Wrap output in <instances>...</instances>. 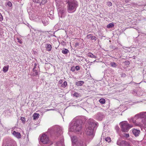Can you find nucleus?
Listing matches in <instances>:
<instances>
[{
  "label": "nucleus",
  "instance_id": "nucleus-6",
  "mask_svg": "<svg viewBox=\"0 0 146 146\" xmlns=\"http://www.w3.org/2000/svg\"><path fill=\"white\" fill-rule=\"evenodd\" d=\"M117 144L119 146H131L129 142L120 139L117 140Z\"/></svg>",
  "mask_w": 146,
  "mask_h": 146
},
{
  "label": "nucleus",
  "instance_id": "nucleus-24",
  "mask_svg": "<svg viewBox=\"0 0 146 146\" xmlns=\"http://www.w3.org/2000/svg\"><path fill=\"white\" fill-rule=\"evenodd\" d=\"M58 12L59 13H61V14H63L64 12V11L63 9H60L58 7Z\"/></svg>",
  "mask_w": 146,
  "mask_h": 146
},
{
  "label": "nucleus",
  "instance_id": "nucleus-39",
  "mask_svg": "<svg viewBox=\"0 0 146 146\" xmlns=\"http://www.w3.org/2000/svg\"><path fill=\"white\" fill-rule=\"evenodd\" d=\"M78 43H77L76 44V46L78 45Z\"/></svg>",
  "mask_w": 146,
  "mask_h": 146
},
{
  "label": "nucleus",
  "instance_id": "nucleus-34",
  "mask_svg": "<svg viewBox=\"0 0 146 146\" xmlns=\"http://www.w3.org/2000/svg\"><path fill=\"white\" fill-rule=\"evenodd\" d=\"M75 68L77 70H78L80 69V67L78 66H76Z\"/></svg>",
  "mask_w": 146,
  "mask_h": 146
},
{
  "label": "nucleus",
  "instance_id": "nucleus-29",
  "mask_svg": "<svg viewBox=\"0 0 146 146\" xmlns=\"http://www.w3.org/2000/svg\"><path fill=\"white\" fill-rule=\"evenodd\" d=\"M92 35L91 34H89L87 35V38L88 39H90L91 38V39L92 38Z\"/></svg>",
  "mask_w": 146,
  "mask_h": 146
},
{
  "label": "nucleus",
  "instance_id": "nucleus-22",
  "mask_svg": "<svg viewBox=\"0 0 146 146\" xmlns=\"http://www.w3.org/2000/svg\"><path fill=\"white\" fill-rule=\"evenodd\" d=\"M8 68H9L8 66H4L3 68V71L5 72H7L8 71Z\"/></svg>",
  "mask_w": 146,
  "mask_h": 146
},
{
  "label": "nucleus",
  "instance_id": "nucleus-20",
  "mask_svg": "<svg viewBox=\"0 0 146 146\" xmlns=\"http://www.w3.org/2000/svg\"><path fill=\"white\" fill-rule=\"evenodd\" d=\"M99 102L102 104H104L105 102V100L104 98H101L99 100Z\"/></svg>",
  "mask_w": 146,
  "mask_h": 146
},
{
  "label": "nucleus",
  "instance_id": "nucleus-4",
  "mask_svg": "<svg viewBox=\"0 0 146 146\" xmlns=\"http://www.w3.org/2000/svg\"><path fill=\"white\" fill-rule=\"evenodd\" d=\"M122 131L124 132H127L129 129L133 127L132 125L129 124L127 121H124L120 123Z\"/></svg>",
  "mask_w": 146,
  "mask_h": 146
},
{
  "label": "nucleus",
  "instance_id": "nucleus-30",
  "mask_svg": "<svg viewBox=\"0 0 146 146\" xmlns=\"http://www.w3.org/2000/svg\"><path fill=\"white\" fill-rule=\"evenodd\" d=\"M123 136L126 138H128L129 137V134L128 133H124Z\"/></svg>",
  "mask_w": 146,
  "mask_h": 146
},
{
  "label": "nucleus",
  "instance_id": "nucleus-21",
  "mask_svg": "<svg viewBox=\"0 0 146 146\" xmlns=\"http://www.w3.org/2000/svg\"><path fill=\"white\" fill-rule=\"evenodd\" d=\"M52 48L51 45L50 44H47V50L48 51L51 50Z\"/></svg>",
  "mask_w": 146,
  "mask_h": 146
},
{
  "label": "nucleus",
  "instance_id": "nucleus-16",
  "mask_svg": "<svg viewBox=\"0 0 146 146\" xmlns=\"http://www.w3.org/2000/svg\"><path fill=\"white\" fill-rule=\"evenodd\" d=\"M76 146H83V142L82 141H80L77 143L76 144Z\"/></svg>",
  "mask_w": 146,
  "mask_h": 146
},
{
  "label": "nucleus",
  "instance_id": "nucleus-41",
  "mask_svg": "<svg viewBox=\"0 0 146 146\" xmlns=\"http://www.w3.org/2000/svg\"><path fill=\"white\" fill-rule=\"evenodd\" d=\"M19 42H20V43H22V42L21 41H19Z\"/></svg>",
  "mask_w": 146,
  "mask_h": 146
},
{
  "label": "nucleus",
  "instance_id": "nucleus-5",
  "mask_svg": "<svg viewBox=\"0 0 146 146\" xmlns=\"http://www.w3.org/2000/svg\"><path fill=\"white\" fill-rule=\"evenodd\" d=\"M139 119V115L138 114L136 115L134 117H131L128 119L130 122H132L135 125L141 127L143 126V124L141 122L136 123L137 120Z\"/></svg>",
  "mask_w": 146,
  "mask_h": 146
},
{
  "label": "nucleus",
  "instance_id": "nucleus-28",
  "mask_svg": "<svg viewBox=\"0 0 146 146\" xmlns=\"http://www.w3.org/2000/svg\"><path fill=\"white\" fill-rule=\"evenodd\" d=\"M21 120L22 121V122L23 123H25V117H21Z\"/></svg>",
  "mask_w": 146,
  "mask_h": 146
},
{
  "label": "nucleus",
  "instance_id": "nucleus-9",
  "mask_svg": "<svg viewBox=\"0 0 146 146\" xmlns=\"http://www.w3.org/2000/svg\"><path fill=\"white\" fill-rule=\"evenodd\" d=\"M12 134L15 137L18 139H20L21 137V134L19 132L14 131L12 133Z\"/></svg>",
  "mask_w": 146,
  "mask_h": 146
},
{
  "label": "nucleus",
  "instance_id": "nucleus-10",
  "mask_svg": "<svg viewBox=\"0 0 146 146\" xmlns=\"http://www.w3.org/2000/svg\"><path fill=\"white\" fill-rule=\"evenodd\" d=\"M33 1L39 3L40 5H43L47 1V0H33Z\"/></svg>",
  "mask_w": 146,
  "mask_h": 146
},
{
  "label": "nucleus",
  "instance_id": "nucleus-38",
  "mask_svg": "<svg viewBox=\"0 0 146 146\" xmlns=\"http://www.w3.org/2000/svg\"><path fill=\"white\" fill-rule=\"evenodd\" d=\"M129 1V0H125V2L126 3L128 2Z\"/></svg>",
  "mask_w": 146,
  "mask_h": 146
},
{
  "label": "nucleus",
  "instance_id": "nucleus-35",
  "mask_svg": "<svg viewBox=\"0 0 146 146\" xmlns=\"http://www.w3.org/2000/svg\"><path fill=\"white\" fill-rule=\"evenodd\" d=\"M3 20V17L1 14L0 13V21H2Z\"/></svg>",
  "mask_w": 146,
  "mask_h": 146
},
{
  "label": "nucleus",
  "instance_id": "nucleus-27",
  "mask_svg": "<svg viewBox=\"0 0 146 146\" xmlns=\"http://www.w3.org/2000/svg\"><path fill=\"white\" fill-rule=\"evenodd\" d=\"M111 65L112 67H116L117 66V64L115 62H112L111 63Z\"/></svg>",
  "mask_w": 146,
  "mask_h": 146
},
{
  "label": "nucleus",
  "instance_id": "nucleus-14",
  "mask_svg": "<svg viewBox=\"0 0 146 146\" xmlns=\"http://www.w3.org/2000/svg\"><path fill=\"white\" fill-rule=\"evenodd\" d=\"M84 84V82L83 81H80L76 82V84L78 86H82Z\"/></svg>",
  "mask_w": 146,
  "mask_h": 146
},
{
  "label": "nucleus",
  "instance_id": "nucleus-26",
  "mask_svg": "<svg viewBox=\"0 0 146 146\" xmlns=\"http://www.w3.org/2000/svg\"><path fill=\"white\" fill-rule=\"evenodd\" d=\"M105 141L108 142H110L111 141V139L109 137H107L105 138Z\"/></svg>",
  "mask_w": 146,
  "mask_h": 146
},
{
  "label": "nucleus",
  "instance_id": "nucleus-7",
  "mask_svg": "<svg viewBox=\"0 0 146 146\" xmlns=\"http://www.w3.org/2000/svg\"><path fill=\"white\" fill-rule=\"evenodd\" d=\"M139 115V119H141L143 124V126L146 124V112H141L138 114Z\"/></svg>",
  "mask_w": 146,
  "mask_h": 146
},
{
  "label": "nucleus",
  "instance_id": "nucleus-19",
  "mask_svg": "<svg viewBox=\"0 0 146 146\" xmlns=\"http://www.w3.org/2000/svg\"><path fill=\"white\" fill-rule=\"evenodd\" d=\"M67 85V82L65 81L63 82V84H62L61 86L64 88H65L66 86Z\"/></svg>",
  "mask_w": 146,
  "mask_h": 146
},
{
  "label": "nucleus",
  "instance_id": "nucleus-36",
  "mask_svg": "<svg viewBox=\"0 0 146 146\" xmlns=\"http://www.w3.org/2000/svg\"><path fill=\"white\" fill-rule=\"evenodd\" d=\"M75 68L74 67H72L71 68V70L73 72L75 70Z\"/></svg>",
  "mask_w": 146,
  "mask_h": 146
},
{
  "label": "nucleus",
  "instance_id": "nucleus-11",
  "mask_svg": "<svg viewBox=\"0 0 146 146\" xmlns=\"http://www.w3.org/2000/svg\"><path fill=\"white\" fill-rule=\"evenodd\" d=\"M132 133L134 135L136 136H138L140 133V131L139 130L134 129L132 130Z\"/></svg>",
  "mask_w": 146,
  "mask_h": 146
},
{
  "label": "nucleus",
  "instance_id": "nucleus-32",
  "mask_svg": "<svg viewBox=\"0 0 146 146\" xmlns=\"http://www.w3.org/2000/svg\"><path fill=\"white\" fill-rule=\"evenodd\" d=\"M112 3L110 2H107V5L109 6H111L112 5Z\"/></svg>",
  "mask_w": 146,
  "mask_h": 146
},
{
  "label": "nucleus",
  "instance_id": "nucleus-15",
  "mask_svg": "<svg viewBox=\"0 0 146 146\" xmlns=\"http://www.w3.org/2000/svg\"><path fill=\"white\" fill-rule=\"evenodd\" d=\"M39 114L37 113H34L33 115V117L34 119H36V118H38L39 117Z\"/></svg>",
  "mask_w": 146,
  "mask_h": 146
},
{
  "label": "nucleus",
  "instance_id": "nucleus-23",
  "mask_svg": "<svg viewBox=\"0 0 146 146\" xmlns=\"http://www.w3.org/2000/svg\"><path fill=\"white\" fill-rule=\"evenodd\" d=\"M73 95L74 96L77 98L78 97L80 96V94L77 92H75Z\"/></svg>",
  "mask_w": 146,
  "mask_h": 146
},
{
  "label": "nucleus",
  "instance_id": "nucleus-8",
  "mask_svg": "<svg viewBox=\"0 0 146 146\" xmlns=\"http://www.w3.org/2000/svg\"><path fill=\"white\" fill-rule=\"evenodd\" d=\"M40 141L44 144L48 143L50 142L48 137L45 134H42L40 138Z\"/></svg>",
  "mask_w": 146,
  "mask_h": 146
},
{
  "label": "nucleus",
  "instance_id": "nucleus-1",
  "mask_svg": "<svg viewBox=\"0 0 146 146\" xmlns=\"http://www.w3.org/2000/svg\"><path fill=\"white\" fill-rule=\"evenodd\" d=\"M88 127L86 128V131L87 135L91 136L93 137L94 135V129L97 125V123H95L93 119H90L88 121Z\"/></svg>",
  "mask_w": 146,
  "mask_h": 146
},
{
  "label": "nucleus",
  "instance_id": "nucleus-17",
  "mask_svg": "<svg viewBox=\"0 0 146 146\" xmlns=\"http://www.w3.org/2000/svg\"><path fill=\"white\" fill-rule=\"evenodd\" d=\"M88 55L91 58H97L96 56L94 55L93 54L91 53H89L88 54Z\"/></svg>",
  "mask_w": 146,
  "mask_h": 146
},
{
  "label": "nucleus",
  "instance_id": "nucleus-18",
  "mask_svg": "<svg viewBox=\"0 0 146 146\" xmlns=\"http://www.w3.org/2000/svg\"><path fill=\"white\" fill-rule=\"evenodd\" d=\"M114 25L113 24V23H111L108 25L107 26V27L108 28H110L113 27H114Z\"/></svg>",
  "mask_w": 146,
  "mask_h": 146
},
{
  "label": "nucleus",
  "instance_id": "nucleus-31",
  "mask_svg": "<svg viewBox=\"0 0 146 146\" xmlns=\"http://www.w3.org/2000/svg\"><path fill=\"white\" fill-rule=\"evenodd\" d=\"M92 40H94L95 41H96L97 40V38L96 36H92V38L91 39Z\"/></svg>",
  "mask_w": 146,
  "mask_h": 146
},
{
  "label": "nucleus",
  "instance_id": "nucleus-2",
  "mask_svg": "<svg viewBox=\"0 0 146 146\" xmlns=\"http://www.w3.org/2000/svg\"><path fill=\"white\" fill-rule=\"evenodd\" d=\"M82 121L80 120L74 121L70 127V130L72 131L80 132L82 129Z\"/></svg>",
  "mask_w": 146,
  "mask_h": 146
},
{
  "label": "nucleus",
  "instance_id": "nucleus-12",
  "mask_svg": "<svg viewBox=\"0 0 146 146\" xmlns=\"http://www.w3.org/2000/svg\"><path fill=\"white\" fill-rule=\"evenodd\" d=\"M72 141L73 143L76 144L79 142V141L78 140V139L76 137L73 136L71 137Z\"/></svg>",
  "mask_w": 146,
  "mask_h": 146
},
{
  "label": "nucleus",
  "instance_id": "nucleus-3",
  "mask_svg": "<svg viewBox=\"0 0 146 146\" xmlns=\"http://www.w3.org/2000/svg\"><path fill=\"white\" fill-rule=\"evenodd\" d=\"M67 11L69 13L74 12L78 6L77 1L75 0H68Z\"/></svg>",
  "mask_w": 146,
  "mask_h": 146
},
{
  "label": "nucleus",
  "instance_id": "nucleus-42",
  "mask_svg": "<svg viewBox=\"0 0 146 146\" xmlns=\"http://www.w3.org/2000/svg\"><path fill=\"white\" fill-rule=\"evenodd\" d=\"M7 146H9L8 145H7Z\"/></svg>",
  "mask_w": 146,
  "mask_h": 146
},
{
  "label": "nucleus",
  "instance_id": "nucleus-13",
  "mask_svg": "<svg viewBox=\"0 0 146 146\" xmlns=\"http://www.w3.org/2000/svg\"><path fill=\"white\" fill-rule=\"evenodd\" d=\"M56 146H64L63 139H62L56 143Z\"/></svg>",
  "mask_w": 146,
  "mask_h": 146
},
{
  "label": "nucleus",
  "instance_id": "nucleus-40",
  "mask_svg": "<svg viewBox=\"0 0 146 146\" xmlns=\"http://www.w3.org/2000/svg\"><path fill=\"white\" fill-rule=\"evenodd\" d=\"M55 0L56 1H58V2L59 1H60L61 0Z\"/></svg>",
  "mask_w": 146,
  "mask_h": 146
},
{
  "label": "nucleus",
  "instance_id": "nucleus-37",
  "mask_svg": "<svg viewBox=\"0 0 146 146\" xmlns=\"http://www.w3.org/2000/svg\"><path fill=\"white\" fill-rule=\"evenodd\" d=\"M63 82V81L62 80H60L59 81V83L60 84H62Z\"/></svg>",
  "mask_w": 146,
  "mask_h": 146
},
{
  "label": "nucleus",
  "instance_id": "nucleus-25",
  "mask_svg": "<svg viewBox=\"0 0 146 146\" xmlns=\"http://www.w3.org/2000/svg\"><path fill=\"white\" fill-rule=\"evenodd\" d=\"M68 50L66 49H64V50H62V52L64 54H67L68 52Z\"/></svg>",
  "mask_w": 146,
  "mask_h": 146
},
{
  "label": "nucleus",
  "instance_id": "nucleus-33",
  "mask_svg": "<svg viewBox=\"0 0 146 146\" xmlns=\"http://www.w3.org/2000/svg\"><path fill=\"white\" fill-rule=\"evenodd\" d=\"M7 5L9 7H11L12 6V4L10 2H8L7 3Z\"/></svg>",
  "mask_w": 146,
  "mask_h": 146
}]
</instances>
